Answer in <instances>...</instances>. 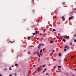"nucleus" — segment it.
Wrapping results in <instances>:
<instances>
[{
  "mask_svg": "<svg viewBox=\"0 0 76 76\" xmlns=\"http://www.w3.org/2000/svg\"><path fill=\"white\" fill-rule=\"evenodd\" d=\"M66 75L67 76H69V74H68V73H66Z\"/></svg>",
  "mask_w": 76,
  "mask_h": 76,
  "instance_id": "nucleus-4",
  "label": "nucleus"
},
{
  "mask_svg": "<svg viewBox=\"0 0 76 76\" xmlns=\"http://www.w3.org/2000/svg\"><path fill=\"white\" fill-rule=\"evenodd\" d=\"M75 56H73L71 57V58H73Z\"/></svg>",
  "mask_w": 76,
  "mask_h": 76,
  "instance_id": "nucleus-13",
  "label": "nucleus"
},
{
  "mask_svg": "<svg viewBox=\"0 0 76 76\" xmlns=\"http://www.w3.org/2000/svg\"><path fill=\"white\" fill-rule=\"evenodd\" d=\"M58 70H60V68H58Z\"/></svg>",
  "mask_w": 76,
  "mask_h": 76,
  "instance_id": "nucleus-31",
  "label": "nucleus"
},
{
  "mask_svg": "<svg viewBox=\"0 0 76 76\" xmlns=\"http://www.w3.org/2000/svg\"><path fill=\"white\" fill-rule=\"evenodd\" d=\"M62 41H64V42H66V40L63 39L62 40Z\"/></svg>",
  "mask_w": 76,
  "mask_h": 76,
  "instance_id": "nucleus-5",
  "label": "nucleus"
},
{
  "mask_svg": "<svg viewBox=\"0 0 76 76\" xmlns=\"http://www.w3.org/2000/svg\"><path fill=\"white\" fill-rule=\"evenodd\" d=\"M36 39H37V40H38V39H39L38 38H37Z\"/></svg>",
  "mask_w": 76,
  "mask_h": 76,
  "instance_id": "nucleus-37",
  "label": "nucleus"
},
{
  "mask_svg": "<svg viewBox=\"0 0 76 76\" xmlns=\"http://www.w3.org/2000/svg\"><path fill=\"white\" fill-rule=\"evenodd\" d=\"M53 68H54V69H55V68H56V66H54V67H53Z\"/></svg>",
  "mask_w": 76,
  "mask_h": 76,
  "instance_id": "nucleus-33",
  "label": "nucleus"
},
{
  "mask_svg": "<svg viewBox=\"0 0 76 76\" xmlns=\"http://www.w3.org/2000/svg\"><path fill=\"white\" fill-rule=\"evenodd\" d=\"M40 67H42V66L40 65Z\"/></svg>",
  "mask_w": 76,
  "mask_h": 76,
  "instance_id": "nucleus-39",
  "label": "nucleus"
},
{
  "mask_svg": "<svg viewBox=\"0 0 76 76\" xmlns=\"http://www.w3.org/2000/svg\"><path fill=\"white\" fill-rule=\"evenodd\" d=\"M59 73H60V72H61V71H59Z\"/></svg>",
  "mask_w": 76,
  "mask_h": 76,
  "instance_id": "nucleus-46",
  "label": "nucleus"
},
{
  "mask_svg": "<svg viewBox=\"0 0 76 76\" xmlns=\"http://www.w3.org/2000/svg\"><path fill=\"white\" fill-rule=\"evenodd\" d=\"M72 76H74V75H72Z\"/></svg>",
  "mask_w": 76,
  "mask_h": 76,
  "instance_id": "nucleus-52",
  "label": "nucleus"
},
{
  "mask_svg": "<svg viewBox=\"0 0 76 76\" xmlns=\"http://www.w3.org/2000/svg\"><path fill=\"white\" fill-rule=\"evenodd\" d=\"M59 57H61V55L60 53H59Z\"/></svg>",
  "mask_w": 76,
  "mask_h": 76,
  "instance_id": "nucleus-8",
  "label": "nucleus"
},
{
  "mask_svg": "<svg viewBox=\"0 0 76 76\" xmlns=\"http://www.w3.org/2000/svg\"><path fill=\"white\" fill-rule=\"evenodd\" d=\"M32 28H33L34 27V26H31Z\"/></svg>",
  "mask_w": 76,
  "mask_h": 76,
  "instance_id": "nucleus-47",
  "label": "nucleus"
},
{
  "mask_svg": "<svg viewBox=\"0 0 76 76\" xmlns=\"http://www.w3.org/2000/svg\"><path fill=\"white\" fill-rule=\"evenodd\" d=\"M4 70H7V69H6V68H5L4 69Z\"/></svg>",
  "mask_w": 76,
  "mask_h": 76,
  "instance_id": "nucleus-41",
  "label": "nucleus"
},
{
  "mask_svg": "<svg viewBox=\"0 0 76 76\" xmlns=\"http://www.w3.org/2000/svg\"><path fill=\"white\" fill-rule=\"evenodd\" d=\"M42 50L43 49H41L40 50V53H42Z\"/></svg>",
  "mask_w": 76,
  "mask_h": 76,
  "instance_id": "nucleus-7",
  "label": "nucleus"
},
{
  "mask_svg": "<svg viewBox=\"0 0 76 76\" xmlns=\"http://www.w3.org/2000/svg\"><path fill=\"white\" fill-rule=\"evenodd\" d=\"M9 76H12V74H10Z\"/></svg>",
  "mask_w": 76,
  "mask_h": 76,
  "instance_id": "nucleus-34",
  "label": "nucleus"
},
{
  "mask_svg": "<svg viewBox=\"0 0 76 76\" xmlns=\"http://www.w3.org/2000/svg\"><path fill=\"white\" fill-rule=\"evenodd\" d=\"M14 75H15V76H17V75L16 74V73H15V74Z\"/></svg>",
  "mask_w": 76,
  "mask_h": 76,
  "instance_id": "nucleus-22",
  "label": "nucleus"
},
{
  "mask_svg": "<svg viewBox=\"0 0 76 76\" xmlns=\"http://www.w3.org/2000/svg\"><path fill=\"white\" fill-rule=\"evenodd\" d=\"M65 49L64 50V51H66V49Z\"/></svg>",
  "mask_w": 76,
  "mask_h": 76,
  "instance_id": "nucleus-29",
  "label": "nucleus"
},
{
  "mask_svg": "<svg viewBox=\"0 0 76 76\" xmlns=\"http://www.w3.org/2000/svg\"><path fill=\"white\" fill-rule=\"evenodd\" d=\"M38 48H39V49H40V48H41L40 47V46H38Z\"/></svg>",
  "mask_w": 76,
  "mask_h": 76,
  "instance_id": "nucleus-6",
  "label": "nucleus"
},
{
  "mask_svg": "<svg viewBox=\"0 0 76 76\" xmlns=\"http://www.w3.org/2000/svg\"><path fill=\"white\" fill-rule=\"evenodd\" d=\"M38 56L39 57H41V56L40 54H38Z\"/></svg>",
  "mask_w": 76,
  "mask_h": 76,
  "instance_id": "nucleus-21",
  "label": "nucleus"
},
{
  "mask_svg": "<svg viewBox=\"0 0 76 76\" xmlns=\"http://www.w3.org/2000/svg\"><path fill=\"white\" fill-rule=\"evenodd\" d=\"M42 35V33H40V35Z\"/></svg>",
  "mask_w": 76,
  "mask_h": 76,
  "instance_id": "nucleus-26",
  "label": "nucleus"
},
{
  "mask_svg": "<svg viewBox=\"0 0 76 76\" xmlns=\"http://www.w3.org/2000/svg\"><path fill=\"white\" fill-rule=\"evenodd\" d=\"M70 44L71 45H72V43H70Z\"/></svg>",
  "mask_w": 76,
  "mask_h": 76,
  "instance_id": "nucleus-35",
  "label": "nucleus"
},
{
  "mask_svg": "<svg viewBox=\"0 0 76 76\" xmlns=\"http://www.w3.org/2000/svg\"><path fill=\"white\" fill-rule=\"evenodd\" d=\"M0 76H2V75L0 74Z\"/></svg>",
  "mask_w": 76,
  "mask_h": 76,
  "instance_id": "nucleus-45",
  "label": "nucleus"
},
{
  "mask_svg": "<svg viewBox=\"0 0 76 76\" xmlns=\"http://www.w3.org/2000/svg\"><path fill=\"white\" fill-rule=\"evenodd\" d=\"M75 13L76 14V12H75Z\"/></svg>",
  "mask_w": 76,
  "mask_h": 76,
  "instance_id": "nucleus-54",
  "label": "nucleus"
},
{
  "mask_svg": "<svg viewBox=\"0 0 76 76\" xmlns=\"http://www.w3.org/2000/svg\"><path fill=\"white\" fill-rule=\"evenodd\" d=\"M39 46H41V44H39Z\"/></svg>",
  "mask_w": 76,
  "mask_h": 76,
  "instance_id": "nucleus-44",
  "label": "nucleus"
},
{
  "mask_svg": "<svg viewBox=\"0 0 76 76\" xmlns=\"http://www.w3.org/2000/svg\"><path fill=\"white\" fill-rule=\"evenodd\" d=\"M64 3H65V2H63V4H64Z\"/></svg>",
  "mask_w": 76,
  "mask_h": 76,
  "instance_id": "nucleus-40",
  "label": "nucleus"
},
{
  "mask_svg": "<svg viewBox=\"0 0 76 76\" xmlns=\"http://www.w3.org/2000/svg\"><path fill=\"white\" fill-rule=\"evenodd\" d=\"M36 33H32V35H36Z\"/></svg>",
  "mask_w": 76,
  "mask_h": 76,
  "instance_id": "nucleus-15",
  "label": "nucleus"
},
{
  "mask_svg": "<svg viewBox=\"0 0 76 76\" xmlns=\"http://www.w3.org/2000/svg\"><path fill=\"white\" fill-rule=\"evenodd\" d=\"M31 37H30V36H29L28 37V38L29 39V38H31Z\"/></svg>",
  "mask_w": 76,
  "mask_h": 76,
  "instance_id": "nucleus-24",
  "label": "nucleus"
},
{
  "mask_svg": "<svg viewBox=\"0 0 76 76\" xmlns=\"http://www.w3.org/2000/svg\"><path fill=\"white\" fill-rule=\"evenodd\" d=\"M10 42L11 43H13V42H12V41H10Z\"/></svg>",
  "mask_w": 76,
  "mask_h": 76,
  "instance_id": "nucleus-49",
  "label": "nucleus"
},
{
  "mask_svg": "<svg viewBox=\"0 0 76 76\" xmlns=\"http://www.w3.org/2000/svg\"><path fill=\"white\" fill-rule=\"evenodd\" d=\"M69 38V36H68L66 37V39H68Z\"/></svg>",
  "mask_w": 76,
  "mask_h": 76,
  "instance_id": "nucleus-3",
  "label": "nucleus"
},
{
  "mask_svg": "<svg viewBox=\"0 0 76 76\" xmlns=\"http://www.w3.org/2000/svg\"><path fill=\"white\" fill-rule=\"evenodd\" d=\"M55 31H56V30H55V29H53L52 32H55Z\"/></svg>",
  "mask_w": 76,
  "mask_h": 76,
  "instance_id": "nucleus-12",
  "label": "nucleus"
},
{
  "mask_svg": "<svg viewBox=\"0 0 76 76\" xmlns=\"http://www.w3.org/2000/svg\"><path fill=\"white\" fill-rule=\"evenodd\" d=\"M28 54H30L31 53H30V52L29 51H28Z\"/></svg>",
  "mask_w": 76,
  "mask_h": 76,
  "instance_id": "nucleus-14",
  "label": "nucleus"
},
{
  "mask_svg": "<svg viewBox=\"0 0 76 76\" xmlns=\"http://www.w3.org/2000/svg\"><path fill=\"white\" fill-rule=\"evenodd\" d=\"M44 41H45V39L44 40Z\"/></svg>",
  "mask_w": 76,
  "mask_h": 76,
  "instance_id": "nucleus-50",
  "label": "nucleus"
},
{
  "mask_svg": "<svg viewBox=\"0 0 76 76\" xmlns=\"http://www.w3.org/2000/svg\"><path fill=\"white\" fill-rule=\"evenodd\" d=\"M35 33H36V34H38V32H37V31H35Z\"/></svg>",
  "mask_w": 76,
  "mask_h": 76,
  "instance_id": "nucleus-23",
  "label": "nucleus"
},
{
  "mask_svg": "<svg viewBox=\"0 0 76 76\" xmlns=\"http://www.w3.org/2000/svg\"><path fill=\"white\" fill-rule=\"evenodd\" d=\"M27 76H29V75L27 74Z\"/></svg>",
  "mask_w": 76,
  "mask_h": 76,
  "instance_id": "nucleus-43",
  "label": "nucleus"
},
{
  "mask_svg": "<svg viewBox=\"0 0 76 76\" xmlns=\"http://www.w3.org/2000/svg\"><path fill=\"white\" fill-rule=\"evenodd\" d=\"M58 35H59V36L60 35V33H58Z\"/></svg>",
  "mask_w": 76,
  "mask_h": 76,
  "instance_id": "nucleus-20",
  "label": "nucleus"
},
{
  "mask_svg": "<svg viewBox=\"0 0 76 76\" xmlns=\"http://www.w3.org/2000/svg\"><path fill=\"white\" fill-rule=\"evenodd\" d=\"M72 70H75V69H72Z\"/></svg>",
  "mask_w": 76,
  "mask_h": 76,
  "instance_id": "nucleus-48",
  "label": "nucleus"
},
{
  "mask_svg": "<svg viewBox=\"0 0 76 76\" xmlns=\"http://www.w3.org/2000/svg\"><path fill=\"white\" fill-rule=\"evenodd\" d=\"M74 41L75 42H76V39L74 40Z\"/></svg>",
  "mask_w": 76,
  "mask_h": 76,
  "instance_id": "nucleus-32",
  "label": "nucleus"
},
{
  "mask_svg": "<svg viewBox=\"0 0 76 76\" xmlns=\"http://www.w3.org/2000/svg\"><path fill=\"white\" fill-rule=\"evenodd\" d=\"M35 73H37V71H35Z\"/></svg>",
  "mask_w": 76,
  "mask_h": 76,
  "instance_id": "nucleus-51",
  "label": "nucleus"
},
{
  "mask_svg": "<svg viewBox=\"0 0 76 76\" xmlns=\"http://www.w3.org/2000/svg\"><path fill=\"white\" fill-rule=\"evenodd\" d=\"M9 70H12V68H11V67H10V68Z\"/></svg>",
  "mask_w": 76,
  "mask_h": 76,
  "instance_id": "nucleus-16",
  "label": "nucleus"
},
{
  "mask_svg": "<svg viewBox=\"0 0 76 76\" xmlns=\"http://www.w3.org/2000/svg\"><path fill=\"white\" fill-rule=\"evenodd\" d=\"M73 10H76V8L73 9Z\"/></svg>",
  "mask_w": 76,
  "mask_h": 76,
  "instance_id": "nucleus-18",
  "label": "nucleus"
},
{
  "mask_svg": "<svg viewBox=\"0 0 76 76\" xmlns=\"http://www.w3.org/2000/svg\"><path fill=\"white\" fill-rule=\"evenodd\" d=\"M46 69H47V68H45V69L43 70V71L42 72V73H44L46 70Z\"/></svg>",
  "mask_w": 76,
  "mask_h": 76,
  "instance_id": "nucleus-2",
  "label": "nucleus"
},
{
  "mask_svg": "<svg viewBox=\"0 0 76 76\" xmlns=\"http://www.w3.org/2000/svg\"><path fill=\"white\" fill-rule=\"evenodd\" d=\"M37 54H39V52L38 51L37 52Z\"/></svg>",
  "mask_w": 76,
  "mask_h": 76,
  "instance_id": "nucleus-36",
  "label": "nucleus"
},
{
  "mask_svg": "<svg viewBox=\"0 0 76 76\" xmlns=\"http://www.w3.org/2000/svg\"><path fill=\"white\" fill-rule=\"evenodd\" d=\"M52 52H55V51L54 50H53L52 51Z\"/></svg>",
  "mask_w": 76,
  "mask_h": 76,
  "instance_id": "nucleus-30",
  "label": "nucleus"
},
{
  "mask_svg": "<svg viewBox=\"0 0 76 76\" xmlns=\"http://www.w3.org/2000/svg\"><path fill=\"white\" fill-rule=\"evenodd\" d=\"M42 46H44V44H42Z\"/></svg>",
  "mask_w": 76,
  "mask_h": 76,
  "instance_id": "nucleus-38",
  "label": "nucleus"
},
{
  "mask_svg": "<svg viewBox=\"0 0 76 76\" xmlns=\"http://www.w3.org/2000/svg\"><path fill=\"white\" fill-rule=\"evenodd\" d=\"M58 68H61V66H58Z\"/></svg>",
  "mask_w": 76,
  "mask_h": 76,
  "instance_id": "nucleus-27",
  "label": "nucleus"
},
{
  "mask_svg": "<svg viewBox=\"0 0 76 76\" xmlns=\"http://www.w3.org/2000/svg\"><path fill=\"white\" fill-rule=\"evenodd\" d=\"M62 19H64V16H63L61 18Z\"/></svg>",
  "mask_w": 76,
  "mask_h": 76,
  "instance_id": "nucleus-19",
  "label": "nucleus"
},
{
  "mask_svg": "<svg viewBox=\"0 0 76 76\" xmlns=\"http://www.w3.org/2000/svg\"><path fill=\"white\" fill-rule=\"evenodd\" d=\"M69 19H70V20L72 19V17H69Z\"/></svg>",
  "mask_w": 76,
  "mask_h": 76,
  "instance_id": "nucleus-11",
  "label": "nucleus"
},
{
  "mask_svg": "<svg viewBox=\"0 0 76 76\" xmlns=\"http://www.w3.org/2000/svg\"><path fill=\"white\" fill-rule=\"evenodd\" d=\"M65 49H66V50H69L70 49V47L69 46H67V45L65 46V47L64 48Z\"/></svg>",
  "mask_w": 76,
  "mask_h": 76,
  "instance_id": "nucleus-1",
  "label": "nucleus"
},
{
  "mask_svg": "<svg viewBox=\"0 0 76 76\" xmlns=\"http://www.w3.org/2000/svg\"><path fill=\"white\" fill-rule=\"evenodd\" d=\"M48 74L47 73L46 74V75H48Z\"/></svg>",
  "mask_w": 76,
  "mask_h": 76,
  "instance_id": "nucleus-42",
  "label": "nucleus"
},
{
  "mask_svg": "<svg viewBox=\"0 0 76 76\" xmlns=\"http://www.w3.org/2000/svg\"><path fill=\"white\" fill-rule=\"evenodd\" d=\"M45 31H46V29H45L44 30L43 32H45Z\"/></svg>",
  "mask_w": 76,
  "mask_h": 76,
  "instance_id": "nucleus-10",
  "label": "nucleus"
},
{
  "mask_svg": "<svg viewBox=\"0 0 76 76\" xmlns=\"http://www.w3.org/2000/svg\"><path fill=\"white\" fill-rule=\"evenodd\" d=\"M53 41H51L50 42V43H53Z\"/></svg>",
  "mask_w": 76,
  "mask_h": 76,
  "instance_id": "nucleus-28",
  "label": "nucleus"
},
{
  "mask_svg": "<svg viewBox=\"0 0 76 76\" xmlns=\"http://www.w3.org/2000/svg\"><path fill=\"white\" fill-rule=\"evenodd\" d=\"M64 60L65 61H67V60H66V59H64Z\"/></svg>",
  "mask_w": 76,
  "mask_h": 76,
  "instance_id": "nucleus-25",
  "label": "nucleus"
},
{
  "mask_svg": "<svg viewBox=\"0 0 76 76\" xmlns=\"http://www.w3.org/2000/svg\"><path fill=\"white\" fill-rule=\"evenodd\" d=\"M45 65H44L42 66V67H45Z\"/></svg>",
  "mask_w": 76,
  "mask_h": 76,
  "instance_id": "nucleus-17",
  "label": "nucleus"
},
{
  "mask_svg": "<svg viewBox=\"0 0 76 76\" xmlns=\"http://www.w3.org/2000/svg\"><path fill=\"white\" fill-rule=\"evenodd\" d=\"M18 66V64H15V66H16V67H17Z\"/></svg>",
  "mask_w": 76,
  "mask_h": 76,
  "instance_id": "nucleus-9",
  "label": "nucleus"
},
{
  "mask_svg": "<svg viewBox=\"0 0 76 76\" xmlns=\"http://www.w3.org/2000/svg\"><path fill=\"white\" fill-rule=\"evenodd\" d=\"M62 39H63V38H62Z\"/></svg>",
  "mask_w": 76,
  "mask_h": 76,
  "instance_id": "nucleus-53",
  "label": "nucleus"
}]
</instances>
